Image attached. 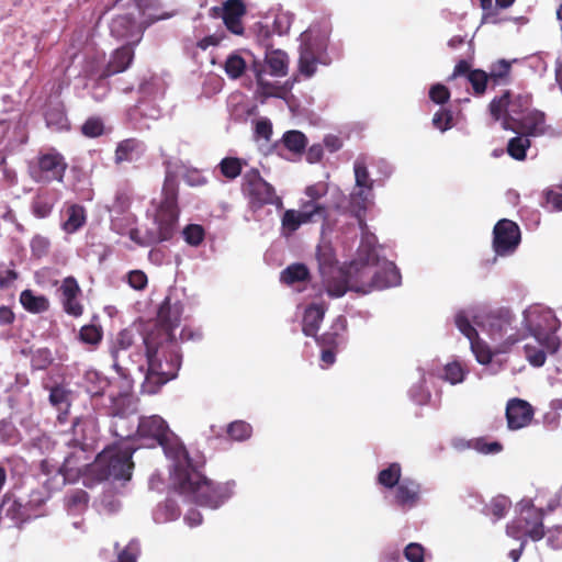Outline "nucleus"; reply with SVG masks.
Returning a JSON list of instances; mask_svg holds the SVG:
<instances>
[{
	"label": "nucleus",
	"instance_id": "obj_27",
	"mask_svg": "<svg viewBox=\"0 0 562 562\" xmlns=\"http://www.w3.org/2000/svg\"><path fill=\"white\" fill-rule=\"evenodd\" d=\"M338 273L339 276L337 278L324 281L326 292L329 296L341 297L348 290L357 292V288H361V284L352 283L350 273H345L342 270H339Z\"/></svg>",
	"mask_w": 562,
	"mask_h": 562
},
{
	"label": "nucleus",
	"instance_id": "obj_25",
	"mask_svg": "<svg viewBox=\"0 0 562 562\" xmlns=\"http://www.w3.org/2000/svg\"><path fill=\"white\" fill-rule=\"evenodd\" d=\"M525 535L532 541H539L546 536L543 526V512L529 508L524 515Z\"/></svg>",
	"mask_w": 562,
	"mask_h": 562
},
{
	"label": "nucleus",
	"instance_id": "obj_40",
	"mask_svg": "<svg viewBox=\"0 0 562 562\" xmlns=\"http://www.w3.org/2000/svg\"><path fill=\"white\" fill-rule=\"evenodd\" d=\"M54 207V202L49 198L48 192H42L36 194L32 201V212L34 216L38 218L47 217Z\"/></svg>",
	"mask_w": 562,
	"mask_h": 562
},
{
	"label": "nucleus",
	"instance_id": "obj_59",
	"mask_svg": "<svg viewBox=\"0 0 562 562\" xmlns=\"http://www.w3.org/2000/svg\"><path fill=\"white\" fill-rule=\"evenodd\" d=\"M132 117L144 116L149 119H158L159 110L149 102L142 101L130 111Z\"/></svg>",
	"mask_w": 562,
	"mask_h": 562
},
{
	"label": "nucleus",
	"instance_id": "obj_31",
	"mask_svg": "<svg viewBox=\"0 0 562 562\" xmlns=\"http://www.w3.org/2000/svg\"><path fill=\"white\" fill-rule=\"evenodd\" d=\"M20 303L23 308L33 314H40L49 310V301L45 295H35L30 289L20 294Z\"/></svg>",
	"mask_w": 562,
	"mask_h": 562
},
{
	"label": "nucleus",
	"instance_id": "obj_14",
	"mask_svg": "<svg viewBox=\"0 0 562 562\" xmlns=\"http://www.w3.org/2000/svg\"><path fill=\"white\" fill-rule=\"evenodd\" d=\"M145 336L133 327L124 328L117 333L110 346L113 367L117 372L123 373L124 370H127V362L123 359L122 353L137 347L136 342L138 340L143 341Z\"/></svg>",
	"mask_w": 562,
	"mask_h": 562
},
{
	"label": "nucleus",
	"instance_id": "obj_9",
	"mask_svg": "<svg viewBox=\"0 0 562 562\" xmlns=\"http://www.w3.org/2000/svg\"><path fill=\"white\" fill-rule=\"evenodd\" d=\"M182 312L183 306L179 301L172 303L170 297H166L159 306L156 324L146 336H151L156 333V341L177 342L173 329L179 326Z\"/></svg>",
	"mask_w": 562,
	"mask_h": 562
},
{
	"label": "nucleus",
	"instance_id": "obj_7",
	"mask_svg": "<svg viewBox=\"0 0 562 562\" xmlns=\"http://www.w3.org/2000/svg\"><path fill=\"white\" fill-rule=\"evenodd\" d=\"M99 432L98 420L95 417L80 416L72 422L74 446L77 448L74 452L66 457V468L77 469L72 459L76 457H85V461L89 460L88 451L93 448Z\"/></svg>",
	"mask_w": 562,
	"mask_h": 562
},
{
	"label": "nucleus",
	"instance_id": "obj_49",
	"mask_svg": "<svg viewBox=\"0 0 562 562\" xmlns=\"http://www.w3.org/2000/svg\"><path fill=\"white\" fill-rule=\"evenodd\" d=\"M471 350L473 351L477 362L481 364H487L492 360V352L488 346L480 340V338H473L470 340Z\"/></svg>",
	"mask_w": 562,
	"mask_h": 562
},
{
	"label": "nucleus",
	"instance_id": "obj_15",
	"mask_svg": "<svg viewBox=\"0 0 562 562\" xmlns=\"http://www.w3.org/2000/svg\"><path fill=\"white\" fill-rule=\"evenodd\" d=\"M541 322L533 324L531 322L530 329L532 336L537 339L542 349L554 353L560 347V340L555 335L557 318L551 312L540 315Z\"/></svg>",
	"mask_w": 562,
	"mask_h": 562
},
{
	"label": "nucleus",
	"instance_id": "obj_52",
	"mask_svg": "<svg viewBox=\"0 0 562 562\" xmlns=\"http://www.w3.org/2000/svg\"><path fill=\"white\" fill-rule=\"evenodd\" d=\"M0 440L9 445H14L19 441V431L12 422L0 420Z\"/></svg>",
	"mask_w": 562,
	"mask_h": 562
},
{
	"label": "nucleus",
	"instance_id": "obj_35",
	"mask_svg": "<svg viewBox=\"0 0 562 562\" xmlns=\"http://www.w3.org/2000/svg\"><path fill=\"white\" fill-rule=\"evenodd\" d=\"M371 191L367 188H359L358 191L351 194V205L357 210L356 216L359 222V226L364 229L367 227L366 221L363 218V214L369 205V195Z\"/></svg>",
	"mask_w": 562,
	"mask_h": 562
},
{
	"label": "nucleus",
	"instance_id": "obj_2",
	"mask_svg": "<svg viewBox=\"0 0 562 562\" xmlns=\"http://www.w3.org/2000/svg\"><path fill=\"white\" fill-rule=\"evenodd\" d=\"M157 334L145 336L143 345L145 353L136 351L128 356L132 363L138 364L139 371L144 372V366L140 363L143 358L146 359L145 379L150 387L149 392L155 393L168 381L178 375L181 367L182 357L177 342L156 341Z\"/></svg>",
	"mask_w": 562,
	"mask_h": 562
},
{
	"label": "nucleus",
	"instance_id": "obj_4",
	"mask_svg": "<svg viewBox=\"0 0 562 562\" xmlns=\"http://www.w3.org/2000/svg\"><path fill=\"white\" fill-rule=\"evenodd\" d=\"M135 447L128 441H121L104 448L92 463V473L98 480H130L134 463Z\"/></svg>",
	"mask_w": 562,
	"mask_h": 562
},
{
	"label": "nucleus",
	"instance_id": "obj_56",
	"mask_svg": "<svg viewBox=\"0 0 562 562\" xmlns=\"http://www.w3.org/2000/svg\"><path fill=\"white\" fill-rule=\"evenodd\" d=\"M128 237L140 247L157 245V239H155L150 229H147L146 233L142 235L138 228H131L128 231Z\"/></svg>",
	"mask_w": 562,
	"mask_h": 562
},
{
	"label": "nucleus",
	"instance_id": "obj_1",
	"mask_svg": "<svg viewBox=\"0 0 562 562\" xmlns=\"http://www.w3.org/2000/svg\"><path fill=\"white\" fill-rule=\"evenodd\" d=\"M175 463V484L178 491L192 503L210 508H218L233 494V484L217 483L209 480L199 472L189 458L183 446H177L172 451Z\"/></svg>",
	"mask_w": 562,
	"mask_h": 562
},
{
	"label": "nucleus",
	"instance_id": "obj_55",
	"mask_svg": "<svg viewBox=\"0 0 562 562\" xmlns=\"http://www.w3.org/2000/svg\"><path fill=\"white\" fill-rule=\"evenodd\" d=\"M465 371L459 362H451L445 367V380L451 384L461 383L464 380Z\"/></svg>",
	"mask_w": 562,
	"mask_h": 562
},
{
	"label": "nucleus",
	"instance_id": "obj_23",
	"mask_svg": "<svg viewBox=\"0 0 562 562\" xmlns=\"http://www.w3.org/2000/svg\"><path fill=\"white\" fill-rule=\"evenodd\" d=\"M146 145L143 140L131 137L121 140L114 151V161L120 165L122 162H131L138 160L144 156Z\"/></svg>",
	"mask_w": 562,
	"mask_h": 562
},
{
	"label": "nucleus",
	"instance_id": "obj_53",
	"mask_svg": "<svg viewBox=\"0 0 562 562\" xmlns=\"http://www.w3.org/2000/svg\"><path fill=\"white\" fill-rule=\"evenodd\" d=\"M104 132V124L99 117H89L81 126V133L87 137H99Z\"/></svg>",
	"mask_w": 562,
	"mask_h": 562
},
{
	"label": "nucleus",
	"instance_id": "obj_38",
	"mask_svg": "<svg viewBox=\"0 0 562 562\" xmlns=\"http://www.w3.org/2000/svg\"><path fill=\"white\" fill-rule=\"evenodd\" d=\"M246 161L238 157H225L218 164V169L223 177L234 180L241 175Z\"/></svg>",
	"mask_w": 562,
	"mask_h": 562
},
{
	"label": "nucleus",
	"instance_id": "obj_21",
	"mask_svg": "<svg viewBox=\"0 0 562 562\" xmlns=\"http://www.w3.org/2000/svg\"><path fill=\"white\" fill-rule=\"evenodd\" d=\"M221 11L227 30L233 34L241 35L244 33L241 16L246 13L244 2L241 0H227Z\"/></svg>",
	"mask_w": 562,
	"mask_h": 562
},
{
	"label": "nucleus",
	"instance_id": "obj_30",
	"mask_svg": "<svg viewBox=\"0 0 562 562\" xmlns=\"http://www.w3.org/2000/svg\"><path fill=\"white\" fill-rule=\"evenodd\" d=\"M265 64L268 66L270 75L274 77H284L288 74L289 58L281 49L267 50Z\"/></svg>",
	"mask_w": 562,
	"mask_h": 562
},
{
	"label": "nucleus",
	"instance_id": "obj_36",
	"mask_svg": "<svg viewBox=\"0 0 562 562\" xmlns=\"http://www.w3.org/2000/svg\"><path fill=\"white\" fill-rule=\"evenodd\" d=\"M86 390L91 396H102L109 386L106 378L97 371H88L85 375Z\"/></svg>",
	"mask_w": 562,
	"mask_h": 562
},
{
	"label": "nucleus",
	"instance_id": "obj_33",
	"mask_svg": "<svg viewBox=\"0 0 562 562\" xmlns=\"http://www.w3.org/2000/svg\"><path fill=\"white\" fill-rule=\"evenodd\" d=\"M310 280V270L304 263H292L282 270L280 281L286 285Z\"/></svg>",
	"mask_w": 562,
	"mask_h": 562
},
{
	"label": "nucleus",
	"instance_id": "obj_10",
	"mask_svg": "<svg viewBox=\"0 0 562 562\" xmlns=\"http://www.w3.org/2000/svg\"><path fill=\"white\" fill-rule=\"evenodd\" d=\"M361 278V288H357L359 293H368L372 290H382L390 286H395L401 282V273L393 262L386 261L375 271L371 268L363 266L358 270Z\"/></svg>",
	"mask_w": 562,
	"mask_h": 562
},
{
	"label": "nucleus",
	"instance_id": "obj_17",
	"mask_svg": "<svg viewBox=\"0 0 562 562\" xmlns=\"http://www.w3.org/2000/svg\"><path fill=\"white\" fill-rule=\"evenodd\" d=\"M59 300L66 314L79 317L83 314V305L80 302L81 288L74 277H66L58 288Z\"/></svg>",
	"mask_w": 562,
	"mask_h": 562
},
{
	"label": "nucleus",
	"instance_id": "obj_16",
	"mask_svg": "<svg viewBox=\"0 0 562 562\" xmlns=\"http://www.w3.org/2000/svg\"><path fill=\"white\" fill-rule=\"evenodd\" d=\"M111 35L117 40L127 41L126 44L136 46L143 38L144 29L133 14H119L110 23Z\"/></svg>",
	"mask_w": 562,
	"mask_h": 562
},
{
	"label": "nucleus",
	"instance_id": "obj_19",
	"mask_svg": "<svg viewBox=\"0 0 562 562\" xmlns=\"http://www.w3.org/2000/svg\"><path fill=\"white\" fill-rule=\"evenodd\" d=\"M135 46L132 44H124L114 49L110 55V59L101 72L98 75V80H104L114 75L124 72L130 68L134 60Z\"/></svg>",
	"mask_w": 562,
	"mask_h": 562
},
{
	"label": "nucleus",
	"instance_id": "obj_47",
	"mask_svg": "<svg viewBox=\"0 0 562 562\" xmlns=\"http://www.w3.org/2000/svg\"><path fill=\"white\" fill-rule=\"evenodd\" d=\"M224 68L229 78L237 79L244 74L246 63L241 56L233 54L227 57Z\"/></svg>",
	"mask_w": 562,
	"mask_h": 562
},
{
	"label": "nucleus",
	"instance_id": "obj_24",
	"mask_svg": "<svg viewBox=\"0 0 562 562\" xmlns=\"http://www.w3.org/2000/svg\"><path fill=\"white\" fill-rule=\"evenodd\" d=\"M325 313L326 307L323 304L313 303L305 308L302 321V330L305 336L316 337Z\"/></svg>",
	"mask_w": 562,
	"mask_h": 562
},
{
	"label": "nucleus",
	"instance_id": "obj_28",
	"mask_svg": "<svg viewBox=\"0 0 562 562\" xmlns=\"http://www.w3.org/2000/svg\"><path fill=\"white\" fill-rule=\"evenodd\" d=\"M66 221L63 224V229L67 234H74L85 226L87 222L86 209L77 203L66 205L65 210Z\"/></svg>",
	"mask_w": 562,
	"mask_h": 562
},
{
	"label": "nucleus",
	"instance_id": "obj_20",
	"mask_svg": "<svg viewBox=\"0 0 562 562\" xmlns=\"http://www.w3.org/2000/svg\"><path fill=\"white\" fill-rule=\"evenodd\" d=\"M420 501V484L411 479L402 480L395 487L394 503L403 510L415 507Z\"/></svg>",
	"mask_w": 562,
	"mask_h": 562
},
{
	"label": "nucleus",
	"instance_id": "obj_62",
	"mask_svg": "<svg viewBox=\"0 0 562 562\" xmlns=\"http://www.w3.org/2000/svg\"><path fill=\"white\" fill-rule=\"evenodd\" d=\"M527 360L533 367H541L544 364L547 356L543 349H539L531 345L524 347Z\"/></svg>",
	"mask_w": 562,
	"mask_h": 562
},
{
	"label": "nucleus",
	"instance_id": "obj_57",
	"mask_svg": "<svg viewBox=\"0 0 562 562\" xmlns=\"http://www.w3.org/2000/svg\"><path fill=\"white\" fill-rule=\"evenodd\" d=\"M472 449L483 454H494L501 452L503 446L498 441L487 442L484 438H475Z\"/></svg>",
	"mask_w": 562,
	"mask_h": 562
},
{
	"label": "nucleus",
	"instance_id": "obj_32",
	"mask_svg": "<svg viewBox=\"0 0 562 562\" xmlns=\"http://www.w3.org/2000/svg\"><path fill=\"white\" fill-rule=\"evenodd\" d=\"M49 402L58 411L57 420L65 424L70 407L69 392L61 386H54L49 392Z\"/></svg>",
	"mask_w": 562,
	"mask_h": 562
},
{
	"label": "nucleus",
	"instance_id": "obj_5",
	"mask_svg": "<svg viewBox=\"0 0 562 562\" xmlns=\"http://www.w3.org/2000/svg\"><path fill=\"white\" fill-rule=\"evenodd\" d=\"M240 190L247 200L248 207L257 212L266 205L283 207L282 198L277 194L274 187L266 181L257 168H251L243 175Z\"/></svg>",
	"mask_w": 562,
	"mask_h": 562
},
{
	"label": "nucleus",
	"instance_id": "obj_22",
	"mask_svg": "<svg viewBox=\"0 0 562 562\" xmlns=\"http://www.w3.org/2000/svg\"><path fill=\"white\" fill-rule=\"evenodd\" d=\"M514 318L515 316L509 308L502 307L488 313L483 326L488 328L492 336L502 337L508 329H512Z\"/></svg>",
	"mask_w": 562,
	"mask_h": 562
},
{
	"label": "nucleus",
	"instance_id": "obj_44",
	"mask_svg": "<svg viewBox=\"0 0 562 562\" xmlns=\"http://www.w3.org/2000/svg\"><path fill=\"white\" fill-rule=\"evenodd\" d=\"M468 81L470 82L475 95H483L486 92L490 78L487 71L473 69L469 74Z\"/></svg>",
	"mask_w": 562,
	"mask_h": 562
},
{
	"label": "nucleus",
	"instance_id": "obj_64",
	"mask_svg": "<svg viewBox=\"0 0 562 562\" xmlns=\"http://www.w3.org/2000/svg\"><path fill=\"white\" fill-rule=\"evenodd\" d=\"M404 557L409 562H425V549L420 543L411 542L404 549Z\"/></svg>",
	"mask_w": 562,
	"mask_h": 562
},
{
	"label": "nucleus",
	"instance_id": "obj_41",
	"mask_svg": "<svg viewBox=\"0 0 562 562\" xmlns=\"http://www.w3.org/2000/svg\"><path fill=\"white\" fill-rule=\"evenodd\" d=\"M78 338L82 344L97 347L103 338V331L100 326L85 325L80 328Z\"/></svg>",
	"mask_w": 562,
	"mask_h": 562
},
{
	"label": "nucleus",
	"instance_id": "obj_3",
	"mask_svg": "<svg viewBox=\"0 0 562 562\" xmlns=\"http://www.w3.org/2000/svg\"><path fill=\"white\" fill-rule=\"evenodd\" d=\"M179 181L178 176L172 170H167L161 188L160 201L156 207L154 223L155 229H150L157 244L170 240L176 231L179 221Z\"/></svg>",
	"mask_w": 562,
	"mask_h": 562
},
{
	"label": "nucleus",
	"instance_id": "obj_58",
	"mask_svg": "<svg viewBox=\"0 0 562 562\" xmlns=\"http://www.w3.org/2000/svg\"><path fill=\"white\" fill-rule=\"evenodd\" d=\"M355 178L358 188H367L372 191L373 182L370 180L368 169L364 164L357 161L355 164Z\"/></svg>",
	"mask_w": 562,
	"mask_h": 562
},
{
	"label": "nucleus",
	"instance_id": "obj_8",
	"mask_svg": "<svg viewBox=\"0 0 562 562\" xmlns=\"http://www.w3.org/2000/svg\"><path fill=\"white\" fill-rule=\"evenodd\" d=\"M68 162L63 154L55 148L40 151L36 161L31 167V176L36 182H63Z\"/></svg>",
	"mask_w": 562,
	"mask_h": 562
},
{
	"label": "nucleus",
	"instance_id": "obj_26",
	"mask_svg": "<svg viewBox=\"0 0 562 562\" xmlns=\"http://www.w3.org/2000/svg\"><path fill=\"white\" fill-rule=\"evenodd\" d=\"M516 125L529 136L542 135L546 132V114L538 110H529Z\"/></svg>",
	"mask_w": 562,
	"mask_h": 562
},
{
	"label": "nucleus",
	"instance_id": "obj_29",
	"mask_svg": "<svg viewBox=\"0 0 562 562\" xmlns=\"http://www.w3.org/2000/svg\"><path fill=\"white\" fill-rule=\"evenodd\" d=\"M487 75L493 89L497 86H505L510 83L512 61L502 58L492 63Z\"/></svg>",
	"mask_w": 562,
	"mask_h": 562
},
{
	"label": "nucleus",
	"instance_id": "obj_42",
	"mask_svg": "<svg viewBox=\"0 0 562 562\" xmlns=\"http://www.w3.org/2000/svg\"><path fill=\"white\" fill-rule=\"evenodd\" d=\"M530 147V140L525 136H516L509 139L507 153L516 160H524L526 151Z\"/></svg>",
	"mask_w": 562,
	"mask_h": 562
},
{
	"label": "nucleus",
	"instance_id": "obj_12",
	"mask_svg": "<svg viewBox=\"0 0 562 562\" xmlns=\"http://www.w3.org/2000/svg\"><path fill=\"white\" fill-rule=\"evenodd\" d=\"M521 241L518 224L512 220H499L493 229V249L498 256H508L516 251Z\"/></svg>",
	"mask_w": 562,
	"mask_h": 562
},
{
	"label": "nucleus",
	"instance_id": "obj_48",
	"mask_svg": "<svg viewBox=\"0 0 562 562\" xmlns=\"http://www.w3.org/2000/svg\"><path fill=\"white\" fill-rule=\"evenodd\" d=\"M251 426L244 420H235L227 427L228 436L238 441L248 439L251 436Z\"/></svg>",
	"mask_w": 562,
	"mask_h": 562
},
{
	"label": "nucleus",
	"instance_id": "obj_63",
	"mask_svg": "<svg viewBox=\"0 0 562 562\" xmlns=\"http://www.w3.org/2000/svg\"><path fill=\"white\" fill-rule=\"evenodd\" d=\"M429 99L436 104H445L450 99L449 89L441 83H436L429 89Z\"/></svg>",
	"mask_w": 562,
	"mask_h": 562
},
{
	"label": "nucleus",
	"instance_id": "obj_46",
	"mask_svg": "<svg viewBox=\"0 0 562 562\" xmlns=\"http://www.w3.org/2000/svg\"><path fill=\"white\" fill-rule=\"evenodd\" d=\"M182 235L187 244L198 247L204 240L205 231L202 225L189 224L183 228Z\"/></svg>",
	"mask_w": 562,
	"mask_h": 562
},
{
	"label": "nucleus",
	"instance_id": "obj_61",
	"mask_svg": "<svg viewBox=\"0 0 562 562\" xmlns=\"http://www.w3.org/2000/svg\"><path fill=\"white\" fill-rule=\"evenodd\" d=\"M525 520L524 516H521L518 519H515L507 524L506 526V533L508 537L514 538L516 540H527V537L525 535Z\"/></svg>",
	"mask_w": 562,
	"mask_h": 562
},
{
	"label": "nucleus",
	"instance_id": "obj_13",
	"mask_svg": "<svg viewBox=\"0 0 562 562\" xmlns=\"http://www.w3.org/2000/svg\"><path fill=\"white\" fill-rule=\"evenodd\" d=\"M137 435L142 439L150 440L153 446H160L168 453L169 452V437L171 431L166 420L158 416H144L139 418L137 426Z\"/></svg>",
	"mask_w": 562,
	"mask_h": 562
},
{
	"label": "nucleus",
	"instance_id": "obj_45",
	"mask_svg": "<svg viewBox=\"0 0 562 562\" xmlns=\"http://www.w3.org/2000/svg\"><path fill=\"white\" fill-rule=\"evenodd\" d=\"M65 502L69 510L81 512L88 506L89 494L85 490H75L66 496Z\"/></svg>",
	"mask_w": 562,
	"mask_h": 562
},
{
	"label": "nucleus",
	"instance_id": "obj_50",
	"mask_svg": "<svg viewBox=\"0 0 562 562\" xmlns=\"http://www.w3.org/2000/svg\"><path fill=\"white\" fill-rule=\"evenodd\" d=\"M432 125L440 132H446L453 126V116L451 110L440 109L432 117Z\"/></svg>",
	"mask_w": 562,
	"mask_h": 562
},
{
	"label": "nucleus",
	"instance_id": "obj_54",
	"mask_svg": "<svg viewBox=\"0 0 562 562\" xmlns=\"http://www.w3.org/2000/svg\"><path fill=\"white\" fill-rule=\"evenodd\" d=\"M510 507V501L505 496H497L491 501L488 505L490 513L495 517V519H501L505 517L508 509Z\"/></svg>",
	"mask_w": 562,
	"mask_h": 562
},
{
	"label": "nucleus",
	"instance_id": "obj_11",
	"mask_svg": "<svg viewBox=\"0 0 562 562\" xmlns=\"http://www.w3.org/2000/svg\"><path fill=\"white\" fill-rule=\"evenodd\" d=\"M328 210L325 205L307 201L302 205V211L286 210L281 218L282 231L284 235H291L296 232L302 224L326 221Z\"/></svg>",
	"mask_w": 562,
	"mask_h": 562
},
{
	"label": "nucleus",
	"instance_id": "obj_34",
	"mask_svg": "<svg viewBox=\"0 0 562 562\" xmlns=\"http://www.w3.org/2000/svg\"><path fill=\"white\" fill-rule=\"evenodd\" d=\"M327 43L328 38L326 36L312 41L311 36L305 34L304 41L300 47V58H319V56L327 49Z\"/></svg>",
	"mask_w": 562,
	"mask_h": 562
},
{
	"label": "nucleus",
	"instance_id": "obj_37",
	"mask_svg": "<svg viewBox=\"0 0 562 562\" xmlns=\"http://www.w3.org/2000/svg\"><path fill=\"white\" fill-rule=\"evenodd\" d=\"M402 468L398 463H391L386 469H383L378 474V483L386 488H395L402 481Z\"/></svg>",
	"mask_w": 562,
	"mask_h": 562
},
{
	"label": "nucleus",
	"instance_id": "obj_6",
	"mask_svg": "<svg viewBox=\"0 0 562 562\" xmlns=\"http://www.w3.org/2000/svg\"><path fill=\"white\" fill-rule=\"evenodd\" d=\"M532 97L529 93H513L505 90L502 95L495 97L488 104V111L494 121L504 120L505 128H513L519 120L530 110Z\"/></svg>",
	"mask_w": 562,
	"mask_h": 562
},
{
	"label": "nucleus",
	"instance_id": "obj_60",
	"mask_svg": "<svg viewBox=\"0 0 562 562\" xmlns=\"http://www.w3.org/2000/svg\"><path fill=\"white\" fill-rule=\"evenodd\" d=\"M139 542L131 540L127 546L119 553V562H136L139 555Z\"/></svg>",
	"mask_w": 562,
	"mask_h": 562
},
{
	"label": "nucleus",
	"instance_id": "obj_43",
	"mask_svg": "<svg viewBox=\"0 0 562 562\" xmlns=\"http://www.w3.org/2000/svg\"><path fill=\"white\" fill-rule=\"evenodd\" d=\"M316 259L318 262V269L323 278L330 273L331 269L336 263L335 255L328 247H318L316 251Z\"/></svg>",
	"mask_w": 562,
	"mask_h": 562
},
{
	"label": "nucleus",
	"instance_id": "obj_39",
	"mask_svg": "<svg viewBox=\"0 0 562 562\" xmlns=\"http://www.w3.org/2000/svg\"><path fill=\"white\" fill-rule=\"evenodd\" d=\"M285 148L294 154H302L307 145L306 136L300 131H288L282 137Z\"/></svg>",
	"mask_w": 562,
	"mask_h": 562
},
{
	"label": "nucleus",
	"instance_id": "obj_51",
	"mask_svg": "<svg viewBox=\"0 0 562 562\" xmlns=\"http://www.w3.org/2000/svg\"><path fill=\"white\" fill-rule=\"evenodd\" d=\"M454 323L458 329L469 339L477 338L476 329L471 325L465 312L460 311L456 314Z\"/></svg>",
	"mask_w": 562,
	"mask_h": 562
},
{
	"label": "nucleus",
	"instance_id": "obj_18",
	"mask_svg": "<svg viewBox=\"0 0 562 562\" xmlns=\"http://www.w3.org/2000/svg\"><path fill=\"white\" fill-rule=\"evenodd\" d=\"M505 415L508 428L518 430L531 424L535 409L529 402L514 397L507 402Z\"/></svg>",
	"mask_w": 562,
	"mask_h": 562
}]
</instances>
